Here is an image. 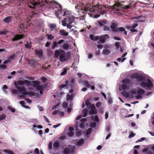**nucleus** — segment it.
<instances>
[{
  "label": "nucleus",
  "instance_id": "nucleus-38",
  "mask_svg": "<svg viewBox=\"0 0 154 154\" xmlns=\"http://www.w3.org/2000/svg\"><path fill=\"white\" fill-rule=\"evenodd\" d=\"M3 151L8 154H14V153L11 151L8 150V149H4Z\"/></svg>",
  "mask_w": 154,
  "mask_h": 154
},
{
  "label": "nucleus",
  "instance_id": "nucleus-24",
  "mask_svg": "<svg viewBox=\"0 0 154 154\" xmlns=\"http://www.w3.org/2000/svg\"><path fill=\"white\" fill-rule=\"evenodd\" d=\"M73 97V94H71V95L68 94L66 95V100L67 101H69V100H72V97Z\"/></svg>",
  "mask_w": 154,
  "mask_h": 154
},
{
  "label": "nucleus",
  "instance_id": "nucleus-23",
  "mask_svg": "<svg viewBox=\"0 0 154 154\" xmlns=\"http://www.w3.org/2000/svg\"><path fill=\"white\" fill-rule=\"evenodd\" d=\"M84 142V140L83 139H82L79 140L78 142L77 143V145L79 146H81L82 144Z\"/></svg>",
  "mask_w": 154,
  "mask_h": 154
},
{
  "label": "nucleus",
  "instance_id": "nucleus-61",
  "mask_svg": "<svg viewBox=\"0 0 154 154\" xmlns=\"http://www.w3.org/2000/svg\"><path fill=\"white\" fill-rule=\"evenodd\" d=\"M64 41V40L63 39H60L57 42V44H60L63 43Z\"/></svg>",
  "mask_w": 154,
  "mask_h": 154
},
{
  "label": "nucleus",
  "instance_id": "nucleus-49",
  "mask_svg": "<svg viewBox=\"0 0 154 154\" xmlns=\"http://www.w3.org/2000/svg\"><path fill=\"white\" fill-rule=\"evenodd\" d=\"M85 104L87 106H90L91 105V103L88 100H87L85 102Z\"/></svg>",
  "mask_w": 154,
  "mask_h": 154
},
{
  "label": "nucleus",
  "instance_id": "nucleus-52",
  "mask_svg": "<svg viewBox=\"0 0 154 154\" xmlns=\"http://www.w3.org/2000/svg\"><path fill=\"white\" fill-rule=\"evenodd\" d=\"M18 90L16 89H13L12 90L11 92L13 94H16L18 92Z\"/></svg>",
  "mask_w": 154,
  "mask_h": 154
},
{
  "label": "nucleus",
  "instance_id": "nucleus-3",
  "mask_svg": "<svg viewBox=\"0 0 154 154\" xmlns=\"http://www.w3.org/2000/svg\"><path fill=\"white\" fill-rule=\"evenodd\" d=\"M135 5V3L133 4L132 2L127 6H124L119 3H116L113 5L111 8L113 11H115V13L122 14L123 12L122 9H128L131 7H134Z\"/></svg>",
  "mask_w": 154,
  "mask_h": 154
},
{
  "label": "nucleus",
  "instance_id": "nucleus-56",
  "mask_svg": "<svg viewBox=\"0 0 154 154\" xmlns=\"http://www.w3.org/2000/svg\"><path fill=\"white\" fill-rule=\"evenodd\" d=\"M138 74H134L132 75L131 77L133 78H135L137 79Z\"/></svg>",
  "mask_w": 154,
  "mask_h": 154
},
{
  "label": "nucleus",
  "instance_id": "nucleus-48",
  "mask_svg": "<svg viewBox=\"0 0 154 154\" xmlns=\"http://www.w3.org/2000/svg\"><path fill=\"white\" fill-rule=\"evenodd\" d=\"M125 29L122 27H120L118 28V31L120 32H123L125 30Z\"/></svg>",
  "mask_w": 154,
  "mask_h": 154
},
{
  "label": "nucleus",
  "instance_id": "nucleus-19",
  "mask_svg": "<svg viewBox=\"0 0 154 154\" xmlns=\"http://www.w3.org/2000/svg\"><path fill=\"white\" fill-rule=\"evenodd\" d=\"M98 23L100 26H102L106 23V20H101L98 22Z\"/></svg>",
  "mask_w": 154,
  "mask_h": 154
},
{
  "label": "nucleus",
  "instance_id": "nucleus-32",
  "mask_svg": "<svg viewBox=\"0 0 154 154\" xmlns=\"http://www.w3.org/2000/svg\"><path fill=\"white\" fill-rule=\"evenodd\" d=\"M64 19L62 21V25L64 26H66L67 23H66L67 22V20L66 19L65 17H64Z\"/></svg>",
  "mask_w": 154,
  "mask_h": 154
},
{
  "label": "nucleus",
  "instance_id": "nucleus-41",
  "mask_svg": "<svg viewBox=\"0 0 154 154\" xmlns=\"http://www.w3.org/2000/svg\"><path fill=\"white\" fill-rule=\"evenodd\" d=\"M115 45L116 47V49L117 50H118L120 46V44L119 42H116L115 44Z\"/></svg>",
  "mask_w": 154,
  "mask_h": 154
},
{
  "label": "nucleus",
  "instance_id": "nucleus-44",
  "mask_svg": "<svg viewBox=\"0 0 154 154\" xmlns=\"http://www.w3.org/2000/svg\"><path fill=\"white\" fill-rule=\"evenodd\" d=\"M62 106L63 108H67L68 106L67 103L66 102H64L62 104Z\"/></svg>",
  "mask_w": 154,
  "mask_h": 154
},
{
  "label": "nucleus",
  "instance_id": "nucleus-21",
  "mask_svg": "<svg viewBox=\"0 0 154 154\" xmlns=\"http://www.w3.org/2000/svg\"><path fill=\"white\" fill-rule=\"evenodd\" d=\"M60 47H62L63 49L66 50H68L69 48V44L67 43L63 44V45L62 46L60 45Z\"/></svg>",
  "mask_w": 154,
  "mask_h": 154
},
{
  "label": "nucleus",
  "instance_id": "nucleus-59",
  "mask_svg": "<svg viewBox=\"0 0 154 154\" xmlns=\"http://www.w3.org/2000/svg\"><path fill=\"white\" fill-rule=\"evenodd\" d=\"M82 134V133L80 131H77L75 133V135L77 136H80Z\"/></svg>",
  "mask_w": 154,
  "mask_h": 154
},
{
  "label": "nucleus",
  "instance_id": "nucleus-18",
  "mask_svg": "<svg viewBox=\"0 0 154 154\" xmlns=\"http://www.w3.org/2000/svg\"><path fill=\"white\" fill-rule=\"evenodd\" d=\"M122 82L124 84H127L128 85H130L132 83L131 81L130 80L125 79L122 80Z\"/></svg>",
  "mask_w": 154,
  "mask_h": 154
},
{
  "label": "nucleus",
  "instance_id": "nucleus-31",
  "mask_svg": "<svg viewBox=\"0 0 154 154\" xmlns=\"http://www.w3.org/2000/svg\"><path fill=\"white\" fill-rule=\"evenodd\" d=\"M49 26L51 29V30L55 29L56 27V25L55 24H51L49 25Z\"/></svg>",
  "mask_w": 154,
  "mask_h": 154
},
{
  "label": "nucleus",
  "instance_id": "nucleus-43",
  "mask_svg": "<svg viewBox=\"0 0 154 154\" xmlns=\"http://www.w3.org/2000/svg\"><path fill=\"white\" fill-rule=\"evenodd\" d=\"M6 117V115L5 114H2L0 116V121L5 119Z\"/></svg>",
  "mask_w": 154,
  "mask_h": 154
},
{
  "label": "nucleus",
  "instance_id": "nucleus-11",
  "mask_svg": "<svg viewBox=\"0 0 154 154\" xmlns=\"http://www.w3.org/2000/svg\"><path fill=\"white\" fill-rule=\"evenodd\" d=\"M138 25L137 23H135L131 26H127L126 28L130 31L131 32H137V30L135 29Z\"/></svg>",
  "mask_w": 154,
  "mask_h": 154
},
{
  "label": "nucleus",
  "instance_id": "nucleus-37",
  "mask_svg": "<svg viewBox=\"0 0 154 154\" xmlns=\"http://www.w3.org/2000/svg\"><path fill=\"white\" fill-rule=\"evenodd\" d=\"M3 151L8 154H14V153L11 151L8 150V149H4Z\"/></svg>",
  "mask_w": 154,
  "mask_h": 154
},
{
  "label": "nucleus",
  "instance_id": "nucleus-36",
  "mask_svg": "<svg viewBox=\"0 0 154 154\" xmlns=\"http://www.w3.org/2000/svg\"><path fill=\"white\" fill-rule=\"evenodd\" d=\"M59 145L60 144L58 142H55L54 143L53 146L54 148H57L59 147Z\"/></svg>",
  "mask_w": 154,
  "mask_h": 154
},
{
  "label": "nucleus",
  "instance_id": "nucleus-55",
  "mask_svg": "<svg viewBox=\"0 0 154 154\" xmlns=\"http://www.w3.org/2000/svg\"><path fill=\"white\" fill-rule=\"evenodd\" d=\"M34 152L35 154H39V149L38 148H36L35 149Z\"/></svg>",
  "mask_w": 154,
  "mask_h": 154
},
{
  "label": "nucleus",
  "instance_id": "nucleus-9",
  "mask_svg": "<svg viewBox=\"0 0 154 154\" xmlns=\"http://www.w3.org/2000/svg\"><path fill=\"white\" fill-rule=\"evenodd\" d=\"M65 17L66 20L67 22L70 24H71L74 21V17L72 15L69 11L66 14Z\"/></svg>",
  "mask_w": 154,
  "mask_h": 154
},
{
  "label": "nucleus",
  "instance_id": "nucleus-33",
  "mask_svg": "<svg viewBox=\"0 0 154 154\" xmlns=\"http://www.w3.org/2000/svg\"><path fill=\"white\" fill-rule=\"evenodd\" d=\"M67 69L66 68H64L63 71L61 73V75H64L67 73Z\"/></svg>",
  "mask_w": 154,
  "mask_h": 154
},
{
  "label": "nucleus",
  "instance_id": "nucleus-62",
  "mask_svg": "<svg viewBox=\"0 0 154 154\" xmlns=\"http://www.w3.org/2000/svg\"><path fill=\"white\" fill-rule=\"evenodd\" d=\"M101 103L100 102H98L96 104V106L97 107H99L101 105Z\"/></svg>",
  "mask_w": 154,
  "mask_h": 154
},
{
  "label": "nucleus",
  "instance_id": "nucleus-15",
  "mask_svg": "<svg viewBox=\"0 0 154 154\" xmlns=\"http://www.w3.org/2000/svg\"><path fill=\"white\" fill-rule=\"evenodd\" d=\"M35 53L38 57H42L43 55V51L42 49H40L39 50H36L35 51Z\"/></svg>",
  "mask_w": 154,
  "mask_h": 154
},
{
  "label": "nucleus",
  "instance_id": "nucleus-13",
  "mask_svg": "<svg viewBox=\"0 0 154 154\" xmlns=\"http://www.w3.org/2000/svg\"><path fill=\"white\" fill-rule=\"evenodd\" d=\"M13 18V16H7L3 19V21L7 24H8L12 22Z\"/></svg>",
  "mask_w": 154,
  "mask_h": 154
},
{
  "label": "nucleus",
  "instance_id": "nucleus-46",
  "mask_svg": "<svg viewBox=\"0 0 154 154\" xmlns=\"http://www.w3.org/2000/svg\"><path fill=\"white\" fill-rule=\"evenodd\" d=\"M8 109L12 112H14L15 111V110L14 109L12 108L10 106H9L8 107Z\"/></svg>",
  "mask_w": 154,
  "mask_h": 154
},
{
  "label": "nucleus",
  "instance_id": "nucleus-22",
  "mask_svg": "<svg viewBox=\"0 0 154 154\" xmlns=\"http://www.w3.org/2000/svg\"><path fill=\"white\" fill-rule=\"evenodd\" d=\"M110 53V51L109 50L107 49H103V51L102 54L103 55H108Z\"/></svg>",
  "mask_w": 154,
  "mask_h": 154
},
{
  "label": "nucleus",
  "instance_id": "nucleus-45",
  "mask_svg": "<svg viewBox=\"0 0 154 154\" xmlns=\"http://www.w3.org/2000/svg\"><path fill=\"white\" fill-rule=\"evenodd\" d=\"M92 128H89L86 131V134L87 135H89L91 134L92 131Z\"/></svg>",
  "mask_w": 154,
  "mask_h": 154
},
{
  "label": "nucleus",
  "instance_id": "nucleus-7",
  "mask_svg": "<svg viewBox=\"0 0 154 154\" xmlns=\"http://www.w3.org/2000/svg\"><path fill=\"white\" fill-rule=\"evenodd\" d=\"M93 6H95L96 8H95V10L91 12V13H94L95 12H98L101 15H103L106 13V10H101V9L103 8L102 6L97 4L96 5H94Z\"/></svg>",
  "mask_w": 154,
  "mask_h": 154
},
{
  "label": "nucleus",
  "instance_id": "nucleus-35",
  "mask_svg": "<svg viewBox=\"0 0 154 154\" xmlns=\"http://www.w3.org/2000/svg\"><path fill=\"white\" fill-rule=\"evenodd\" d=\"M83 84L85 85L86 87L89 88L90 86V85L87 81H83Z\"/></svg>",
  "mask_w": 154,
  "mask_h": 154
},
{
  "label": "nucleus",
  "instance_id": "nucleus-16",
  "mask_svg": "<svg viewBox=\"0 0 154 154\" xmlns=\"http://www.w3.org/2000/svg\"><path fill=\"white\" fill-rule=\"evenodd\" d=\"M31 82V85H29V86L32 85L33 87L34 88H36L37 86L39 85V82L36 81H30Z\"/></svg>",
  "mask_w": 154,
  "mask_h": 154
},
{
  "label": "nucleus",
  "instance_id": "nucleus-63",
  "mask_svg": "<svg viewBox=\"0 0 154 154\" xmlns=\"http://www.w3.org/2000/svg\"><path fill=\"white\" fill-rule=\"evenodd\" d=\"M0 68L2 69H5L6 68V66L5 65L0 64Z\"/></svg>",
  "mask_w": 154,
  "mask_h": 154
},
{
  "label": "nucleus",
  "instance_id": "nucleus-40",
  "mask_svg": "<svg viewBox=\"0 0 154 154\" xmlns=\"http://www.w3.org/2000/svg\"><path fill=\"white\" fill-rule=\"evenodd\" d=\"M143 78H144L143 76L138 75L136 79H137L138 81H142L143 80Z\"/></svg>",
  "mask_w": 154,
  "mask_h": 154
},
{
  "label": "nucleus",
  "instance_id": "nucleus-14",
  "mask_svg": "<svg viewBox=\"0 0 154 154\" xmlns=\"http://www.w3.org/2000/svg\"><path fill=\"white\" fill-rule=\"evenodd\" d=\"M23 37V36L22 35L17 34L15 35L14 38L12 39V41H15L21 39Z\"/></svg>",
  "mask_w": 154,
  "mask_h": 154
},
{
  "label": "nucleus",
  "instance_id": "nucleus-8",
  "mask_svg": "<svg viewBox=\"0 0 154 154\" xmlns=\"http://www.w3.org/2000/svg\"><path fill=\"white\" fill-rule=\"evenodd\" d=\"M75 147L71 146L68 148H66L63 150L64 154H73L75 153Z\"/></svg>",
  "mask_w": 154,
  "mask_h": 154
},
{
  "label": "nucleus",
  "instance_id": "nucleus-5",
  "mask_svg": "<svg viewBox=\"0 0 154 154\" xmlns=\"http://www.w3.org/2000/svg\"><path fill=\"white\" fill-rule=\"evenodd\" d=\"M89 37L92 40L97 41L99 40V41L97 42L98 44H104L106 40L109 39L110 38L109 35L107 34L100 36H96L95 37L94 35L91 34L90 35Z\"/></svg>",
  "mask_w": 154,
  "mask_h": 154
},
{
  "label": "nucleus",
  "instance_id": "nucleus-10",
  "mask_svg": "<svg viewBox=\"0 0 154 154\" xmlns=\"http://www.w3.org/2000/svg\"><path fill=\"white\" fill-rule=\"evenodd\" d=\"M147 82V83L144 82H141L140 84V86L143 88L146 86L148 88L150 89L152 86V83L149 79H148Z\"/></svg>",
  "mask_w": 154,
  "mask_h": 154
},
{
  "label": "nucleus",
  "instance_id": "nucleus-27",
  "mask_svg": "<svg viewBox=\"0 0 154 154\" xmlns=\"http://www.w3.org/2000/svg\"><path fill=\"white\" fill-rule=\"evenodd\" d=\"M144 93V91L143 89H140L139 90L137 91V93L138 94L142 95Z\"/></svg>",
  "mask_w": 154,
  "mask_h": 154
},
{
  "label": "nucleus",
  "instance_id": "nucleus-53",
  "mask_svg": "<svg viewBox=\"0 0 154 154\" xmlns=\"http://www.w3.org/2000/svg\"><path fill=\"white\" fill-rule=\"evenodd\" d=\"M11 60L8 59L7 60H5L3 63L4 64H6L8 63H11Z\"/></svg>",
  "mask_w": 154,
  "mask_h": 154
},
{
  "label": "nucleus",
  "instance_id": "nucleus-34",
  "mask_svg": "<svg viewBox=\"0 0 154 154\" xmlns=\"http://www.w3.org/2000/svg\"><path fill=\"white\" fill-rule=\"evenodd\" d=\"M47 38L48 40H53L54 37L53 36L52 34H48L47 35Z\"/></svg>",
  "mask_w": 154,
  "mask_h": 154
},
{
  "label": "nucleus",
  "instance_id": "nucleus-50",
  "mask_svg": "<svg viewBox=\"0 0 154 154\" xmlns=\"http://www.w3.org/2000/svg\"><path fill=\"white\" fill-rule=\"evenodd\" d=\"M41 80L43 82L45 83L47 80V79L45 77H42L41 78Z\"/></svg>",
  "mask_w": 154,
  "mask_h": 154
},
{
  "label": "nucleus",
  "instance_id": "nucleus-6",
  "mask_svg": "<svg viewBox=\"0 0 154 154\" xmlns=\"http://www.w3.org/2000/svg\"><path fill=\"white\" fill-rule=\"evenodd\" d=\"M52 2L49 1V0H37V2H32L31 4H32L33 7H32L31 5H29V7L30 8H35V6L37 5H40V6L46 5H50L52 4Z\"/></svg>",
  "mask_w": 154,
  "mask_h": 154
},
{
  "label": "nucleus",
  "instance_id": "nucleus-58",
  "mask_svg": "<svg viewBox=\"0 0 154 154\" xmlns=\"http://www.w3.org/2000/svg\"><path fill=\"white\" fill-rule=\"evenodd\" d=\"M19 103L23 107L25 106V103H24V101H20L19 102Z\"/></svg>",
  "mask_w": 154,
  "mask_h": 154
},
{
  "label": "nucleus",
  "instance_id": "nucleus-30",
  "mask_svg": "<svg viewBox=\"0 0 154 154\" xmlns=\"http://www.w3.org/2000/svg\"><path fill=\"white\" fill-rule=\"evenodd\" d=\"M90 113L91 114H96L97 113V110L95 109V108L94 107L93 109H92L90 111Z\"/></svg>",
  "mask_w": 154,
  "mask_h": 154
},
{
  "label": "nucleus",
  "instance_id": "nucleus-47",
  "mask_svg": "<svg viewBox=\"0 0 154 154\" xmlns=\"http://www.w3.org/2000/svg\"><path fill=\"white\" fill-rule=\"evenodd\" d=\"M74 134V133L72 131H70L68 132V136L69 137H72Z\"/></svg>",
  "mask_w": 154,
  "mask_h": 154
},
{
  "label": "nucleus",
  "instance_id": "nucleus-60",
  "mask_svg": "<svg viewBox=\"0 0 154 154\" xmlns=\"http://www.w3.org/2000/svg\"><path fill=\"white\" fill-rule=\"evenodd\" d=\"M135 134L134 133H131L128 136V138H131L134 136Z\"/></svg>",
  "mask_w": 154,
  "mask_h": 154
},
{
  "label": "nucleus",
  "instance_id": "nucleus-2",
  "mask_svg": "<svg viewBox=\"0 0 154 154\" xmlns=\"http://www.w3.org/2000/svg\"><path fill=\"white\" fill-rule=\"evenodd\" d=\"M95 8L96 7L95 6H91L90 4L85 5L82 3H80L79 4L75 6V9L78 12H81L83 13L88 11L92 12L95 10Z\"/></svg>",
  "mask_w": 154,
  "mask_h": 154
},
{
  "label": "nucleus",
  "instance_id": "nucleus-26",
  "mask_svg": "<svg viewBox=\"0 0 154 154\" xmlns=\"http://www.w3.org/2000/svg\"><path fill=\"white\" fill-rule=\"evenodd\" d=\"M58 46L57 42L56 41H54L52 43V46L51 48L52 49H54L56 47H58Z\"/></svg>",
  "mask_w": 154,
  "mask_h": 154
},
{
  "label": "nucleus",
  "instance_id": "nucleus-29",
  "mask_svg": "<svg viewBox=\"0 0 154 154\" xmlns=\"http://www.w3.org/2000/svg\"><path fill=\"white\" fill-rule=\"evenodd\" d=\"M118 25V24L114 21H113L112 23L111 26H110V27L111 28L112 27H117Z\"/></svg>",
  "mask_w": 154,
  "mask_h": 154
},
{
  "label": "nucleus",
  "instance_id": "nucleus-42",
  "mask_svg": "<svg viewBox=\"0 0 154 154\" xmlns=\"http://www.w3.org/2000/svg\"><path fill=\"white\" fill-rule=\"evenodd\" d=\"M121 88L123 90H125L127 88L128 86L126 84H122L121 85Z\"/></svg>",
  "mask_w": 154,
  "mask_h": 154
},
{
  "label": "nucleus",
  "instance_id": "nucleus-57",
  "mask_svg": "<svg viewBox=\"0 0 154 154\" xmlns=\"http://www.w3.org/2000/svg\"><path fill=\"white\" fill-rule=\"evenodd\" d=\"M96 125V123L95 122H93L91 123L90 126L92 128H94Z\"/></svg>",
  "mask_w": 154,
  "mask_h": 154
},
{
  "label": "nucleus",
  "instance_id": "nucleus-20",
  "mask_svg": "<svg viewBox=\"0 0 154 154\" xmlns=\"http://www.w3.org/2000/svg\"><path fill=\"white\" fill-rule=\"evenodd\" d=\"M63 50L62 49H60L59 50H56L55 51L54 56V57L56 58H57L59 57V55H60L61 53V50Z\"/></svg>",
  "mask_w": 154,
  "mask_h": 154
},
{
  "label": "nucleus",
  "instance_id": "nucleus-39",
  "mask_svg": "<svg viewBox=\"0 0 154 154\" xmlns=\"http://www.w3.org/2000/svg\"><path fill=\"white\" fill-rule=\"evenodd\" d=\"M103 30L104 31H109L110 30V29L109 27L105 26L103 27Z\"/></svg>",
  "mask_w": 154,
  "mask_h": 154
},
{
  "label": "nucleus",
  "instance_id": "nucleus-54",
  "mask_svg": "<svg viewBox=\"0 0 154 154\" xmlns=\"http://www.w3.org/2000/svg\"><path fill=\"white\" fill-rule=\"evenodd\" d=\"M122 94L125 95L127 97H128L129 96V94L126 91H123L122 92Z\"/></svg>",
  "mask_w": 154,
  "mask_h": 154
},
{
  "label": "nucleus",
  "instance_id": "nucleus-12",
  "mask_svg": "<svg viewBox=\"0 0 154 154\" xmlns=\"http://www.w3.org/2000/svg\"><path fill=\"white\" fill-rule=\"evenodd\" d=\"M66 58L65 57V53L63 50H61V53L59 57V60L61 62L66 61Z\"/></svg>",
  "mask_w": 154,
  "mask_h": 154
},
{
  "label": "nucleus",
  "instance_id": "nucleus-51",
  "mask_svg": "<svg viewBox=\"0 0 154 154\" xmlns=\"http://www.w3.org/2000/svg\"><path fill=\"white\" fill-rule=\"evenodd\" d=\"M71 24H70L68 23H67L66 25L67 27L69 29H71V28L73 27V26L71 25Z\"/></svg>",
  "mask_w": 154,
  "mask_h": 154
},
{
  "label": "nucleus",
  "instance_id": "nucleus-17",
  "mask_svg": "<svg viewBox=\"0 0 154 154\" xmlns=\"http://www.w3.org/2000/svg\"><path fill=\"white\" fill-rule=\"evenodd\" d=\"M59 34L60 35L63 36H66L69 35V33L66 32V31L64 29H61L59 31Z\"/></svg>",
  "mask_w": 154,
  "mask_h": 154
},
{
  "label": "nucleus",
  "instance_id": "nucleus-25",
  "mask_svg": "<svg viewBox=\"0 0 154 154\" xmlns=\"http://www.w3.org/2000/svg\"><path fill=\"white\" fill-rule=\"evenodd\" d=\"M111 28L113 32H119L118 28L117 27H112Z\"/></svg>",
  "mask_w": 154,
  "mask_h": 154
},
{
  "label": "nucleus",
  "instance_id": "nucleus-4",
  "mask_svg": "<svg viewBox=\"0 0 154 154\" xmlns=\"http://www.w3.org/2000/svg\"><path fill=\"white\" fill-rule=\"evenodd\" d=\"M53 8L55 11L56 16L58 19H60L62 17H65L69 12L65 9H63L61 5L57 3H55Z\"/></svg>",
  "mask_w": 154,
  "mask_h": 154
},
{
  "label": "nucleus",
  "instance_id": "nucleus-1",
  "mask_svg": "<svg viewBox=\"0 0 154 154\" xmlns=\"http://www.w3.org/2000/svg\"><path fill=\"white\" fill-rule=\"evenodd\" d=\"M31 82L30 81L26 80H19L17 82V83L16 82L14 83V85L15 87L17 89L18 91L20 92L22 95H19V98H20L24 96L25 95L29 94L32 96H34L35 95V93L34 92L32 91L29 92V93L26 92V90L24 86H22V87H20L18 85H23L24 84H25L26 85L28 86H29V85H31Z\"/></svg>",
  "mask_w": 154,
  "mask_h": 154
},
{
  "label": "nucleus",
  "instance_id": "nucleus-28",
  "mask_svg": "<svg viewBox=\"0 0 154 154\" xmlns=\"http://www.w3.org/2000/svg\"><path fill=\"white\" fill-rule=\"evenodd\" d=\"M36 89L37 90L39 91L40 90H43L44 89V87L42 85H39H39L36 87Z\"/></svg>",
  "mask_w": 154,
  "mask_h": 154
},
{
  "label": "nucleus",
  "instance_id": "nucleus-64",
  "mask_svg": "<svg viewBox=\"0 0 154 154\" xmlns=\"http://www.w3.org/2000/svg\"><path fill=\"white\" fill-rule=\"evenodd\" d=\"M51 44V42H49L48 41H47L45 45V46L46 47H48Z\"/></svg>",
  "mask_w": 154,
  "mask_h": 154
}]
</instances>
